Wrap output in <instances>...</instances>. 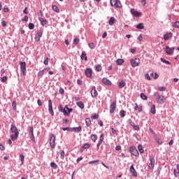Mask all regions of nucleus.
Listing matches in <instances>:
<instances>
[{
	"label": "nucleus",
	"mask_w": 179,
	"mask_h": 179,
	"mask_svg": "<svg viewBox=\"0 0 179 179\" xmlns=\"http://www.w3.org/2000/svg\"><path fill=\"white\" fill-rule=\"evenodd\" d=\"M10 131L12 134L10 136L11 141H16L17 139V136H19V130L17 129V127H16V125L12 124L10 125Z\"/></svg>",
	"instance_id": "1"
},
{
	"label": "nucleus",
	"mask_w": 179,
	"mask_h": 179,
	"mask_svg": "<svg viewBox=\"0 0 179 179\" xmlns=\"http://www.w3.org/2000/svg\"><path fill=\"white\" fill-rule=\"evenodd\" d=\"M154 96L157 97L156 101H157V103H159V104H164V101H166L164 96L159 94V92H155Z\"/></svg>",
	"instance_id": "2"
},
{
	"label": "nucleus",
	"mask_w": 179,
	"mask_h": 179,
	"mask_svg": "<svg viewBox=\"0 0 179 179\" xmlns=\"http://www.w3.org/2000/svg\"><path fill=\"white\" fill-rule=\"evenodd\" d=\"M50 145L52 149H55V135L54 134H50Z\"/></svg>",
	"instance_id": "3"
},
{
	"label": "nucleus",
	"mask_w": 179,
	"mask_h": 179,
	"mask_svg": "<svg viewBox=\"0 0 179 179\" xmlns=\"http://www.w3.org/2000/svg\"><path fill=\"white\" fill-rule=\"evenodd\" d=\"M130 62H131V66H133V68H135L136 66H139V64L141 62V59H138V58H136V59H131L130 60Z\"/></svg>",
	"instance_id": "4"
},
{
	"label": "nucleus",
	"mask_w": 179,
	"mask_h": 179,
	"mask_svg": "<svg viewBox=\"0 0 179 179\" xmlns=\"http://www.w3.org/2000/svg\"><path fill=\"white\" fill-rule=\"evenodd\" d=\"M20 65L21 71L22 72V75L24 76H26V72H27L26 62H20Z\"/></svg>",
	"instance_id": "5"
},
{
	"label": "nucleus",
	"mask_w": 179,
	"mask_h": 179,
	"mask_svg": "<svg viewBox=\"0 0 179 179\" xmlns=\"http://www.w3.org/2000/svg\"><path fill=\"white\" fill-rule=\"evenodd\" d=\"M111 6H115V8H121V2L119 0H110Z\"/></svg>",
	"instance_id": "6"
},
{
	"label": "nucleus",
	"mask_w": 179,
	"mask_h": 179,
	"mask_svg": "<svg viewBox=\"0 0 179 179\" xmlns=\"http://www.w3.org/2000/svg\"><path fill=\"white\" fill-rule=\"evenodd\" d=\"M129 152L133 156H139V152H138V150L134 146H131L129 148Z\"/></svg>",
	"instance_id": "7"
},
{
	"label": "nucleus",
	"mask_w": 179,
	"mask_h": 179,
	"mask_svg": "<svg viewBox=\"0 0 179 179\" xmlns=\"http://www.w3.org/2000/svg\"><path fill=\"white\" fill-rule=\"evenodd\" d=\"M176 50V48H169V46L165 47V52L168 55H173L174 54V50Z\"/></svg>",
	"instance_id": "8"
},
{
	"label": "nucleus",
	"mask_w": 179,
	"mask_h": 179,
	"mask_svg": "<svg viewBox=\"0 0 179 179\" xmlns=\"http://www.w3.org/2000/svg\"><path fill=\"white\" fill-rule=\"evenodd\" d=\"M129 171H130L131 174L133 176V177H138V172H136V170L134 167V164H132L130 166Z\"/></svg>",
	"instance_id": "9"
},
{
	"label": "nucleus",
	"mask_w": 179,
	"mask_h": 179,
	"mask_svg": "<svg viewBox=\"0 0 179 179\" xmlns=\"http://www.w3.org/2000/svg\"><path fill=\"white\" fill-rule=\"evenodd\" d=\"M117 108V102L113 101L110 106V114H113L115 111V108Z\"/></svg>",
	"instance_id": "10"
},
{
	"label": "nucleus",
	"mask_w": 179,
	"mask_h": 179,
	"mask_svg": "<svg viewBox=\"0 0 179 179\" xmlns=\"http://www.w3.org/2000/svg\"><path fill=\"white\" fill-rule=\"evenodd\" d=\"M41 37H43V31H39L35 35V41L36 42L40 41V38H41Z\"/></svg>",
	"instance_id": "11"
},
{
	"label": "nucleus",
	"mask_w": 179,
	"mask_h": 179,
	"mask_svg": "<svg viewBox=\"0 0 179 179\" xmlns=\"http://www.w3.org/2000/svg\"><path fill=\"white\" fill-rule=\"evenodd\" d=\"M99 93L97 92V90H96V87H93L91 90V96L92 97H97Z\"/></svg>",
	"instance_id": "12"
},
{
	"label": "nucleus",
	"mask_w": 179,
	"mask_h": 179,
	"mask_svg": "<svg viewBox=\"0 0 179 179\" xmlns=\"http://www.w3.org/2000/svg\"><path fill=\"white\" fill-rule=\"evenodd\" d=\"M155 167V158L153 157H150L149 169L152 170Z\"/></svg>",
	"instance_id": "13"
},
{
	"label": "nucleus",
	"mask_w": 179,
	"mask_h": 179,
	"mask_svg": "<svg viewBox=\"0 0 179 179\" xmlns=\"http://www.w3.org/2000/svg\"><path fill=\"white\" fill-rule=\"evenodd\" d=\"M93 71L92 70V69L88 68L85 70V75L86 76H87V78H92V73Z\"/></svg>",
	"instance_id": "14"
},
{
	"label": "nucleus",
	"mask_w": 179,
	"mask_h": 179,
	"mask_svg": "<svg viewBox=\"0 0 179 179\" xmlns=\"http://www.w3.org/2000/svg\"><path fill=\"white\" fill-rule=\"evenodd\" d=\"M131 15H134V16H135V17H141V13L136 11L135 9H134V8H132L131 10Z\"/></svg>",
	"instance_id": "15"
},
{
	"label": "nucleus",
	"mask_w": 179,
	"mask_h": 179,
	"mask_svg": "<svg viewBox=\"0 0 179 179\" xmlns=\"http://www.w3.org/2000/svg\"><path fill=\"white\" fill-rule=\"evenodd\" d=\"M82 131V127L79 126L78 127H71V132H76V133H79Z\"/></svg>",
	"instance_id": "16"
},
{
	"label": "nucleus",
	"mask_w": 179,
	"mask_h": 179,
	"mask_svg": "<svg viewBox=\"0 0 179 179\" xmlns=\"http://www.w3.org/2000/svg\"><path fill=\"white\" fill-rule=\"evenodd\" d=\"M38 20H39V22H41V26H45V24H47V23L48 22V21H47V20H45L41 17H38Z\"/></svg>",
	"instance_id": "17"
},
{
	"label": "nucleus",
	"mask_w": 179,
	"mask_h": 179,
	"mask_svg": "<svg viewBox=\"0 0 179 179\" xmlns=\"http://www.w3.org/2000/svg\"><path fill=\"white\" fill-rule=\"evenodd\" d=\"M58 110L59 111H60L61 113H64V115H65V114H66V108H64V107H62V105H59L58 106Z\"/></svg>",
	"instance_id": "18"
},
{
	"label": "nucleus",
	"mask_w": 179,
	"mask_h": 179,
	"mask_svg": "<svg viewBox=\"0 0 179 179\" xmlns=\"http://www.w3.org/2000/svg\"><path fill=\"white\" fill-rule=\"evenodd\" d=\"M127 84L125 83V81H124V80H122L118 85V87L119 89H124V87H125V85Z\"/></svg>",
	"instance_id": "19"
},
{
	"label": "nucleus",
	"mask_w": 179,
	"mask_h": 179,
	"mask_svg": "<svg viewBox=\"0 0 179 179\" xmlns=\"http://www.w3.org/2000/svg\"><path fill=\"white\" fill-rule=\"evenodd\" d=\"M65 108H66V110H68V111L66 110L65 115H69V114H71L72 113V111H73V109L71 108H69L68 106H66Z\"/></svg>",
	"instance_id": "20"
},
{
	"label": "nucleus",
	"mask_w": 179,
	"mask_h": 179,
	"mask_svg": "<svg viewBox=\"0 0 179 179\" xmlns=\"http://www.w3.org/2000/svg\"><path fill=\"white\" fill-rule=\"evenodd\" d=\"M155 141L158 143V145H163V141L157 137V135H155Z\"/></svg>",
	"instance_id": "21"
},
{
	"label": "nucleus",
	"mask_w": 179,
	"mask_h": 179,
	"mask_svg": "<svg viewBox=\"0 0 179 179\" xmlns=\"http://www.w3.org/2000/svg\"><path fill=\"white\" fill-rule=\"evenodd\" d=\"M176 169L178 170V172H177V171H176V169H174L173 170V174H174L175 177H178L179 176V164H178L176 165Z\"/></svg>",
	"instance_id": "22"
},
{
	"label": "nucleus",
	"mask_w": 179,
	"mask_h": 179,
	"mask_svg": "<svg viewBox=\"0 0 179 179\" xmlns=\"http://www.w3.org/2000/svg\"><path fill=\"white\" fill-rule=\"evenodd\" d=\"M76 106H78L79 108H81V110H83L85 108V104L82 101L77 102Z\"/></svg>",
	"instance_id": "23"
},
{
	"label": "nucleus",
	"mask_w": 179,
	"mask_h": 179,
	"mask_svg": "<svg viewBox=\"0 0 179 179\" xmlns=\"http://www.w3.org/2000/svg\"><path fill=\"white\" fill-rule=\"evenodd\" d=\"M102 82L107 86H110V85H111V82L107 78H103Z\"/></svg>",
	"instance_id": "24"
},
{
	"label": "nucleus",
	"mask_w": 179,
	"mask_h": 179,
	"mask_svg": "<svg viewBox=\"0 0 179 179\" xmlns=\"http://www.w3.org/2000/svg\"><path fill=\"white\" fill-rule=\"evenodd\" d=\"M136 29H138V30H143V29H145V26L143 25V23L141 22L138 24H137Z\"/></svg>",
	"instance_id": "25"
},
{
	"label": "nucleus",
	"mask_w": 179,
	"mask_h": 179,
	"mask_svg": "<svg viewBox=\"0 0 179 179\" xmlns=\"http://www.w3.org/2000/svg\"><path fill=\"white\" fill-rule=\"evenodd\" d=\"M81 59H84L85 61H87V56L86 55V52H83L80 56Z\"/></svg>",
	"instance_id": "26"
},
{
	"label": "nucleus",
	"mask_w": 179,
	"mask_h": 179,
	"mask_svg": "<svg viewBox=\"0 0 179 179\" xmlns=\"http://www.w3.org/2000/svg\"><path fill=\"white\" fill-rule=\"evenodd\" d=\"M101 69H103V67H101V65L97 64L95 66V71L96 72H101Z\"/></svg>",
	"instance_id": "27"
},
{
	"label": "nucleus",
	"mask_w": 179,
	"mask_h": 179,
	"mask_svg": "<svg viewBox=\"0 0 179 179\" xmlns=\"http://www.w3.org/2000/svg\"><path fill=\"white\" fill-rule=\"evenodd\" d=\"M150 113L152 114H156V105L153 104L150 109Z\"/></svg>",
	"instance_id": "28"
},
{
	"label": "nucleus",
	"mask_w": 179,
	"mask_h": 179,
	"mask_svg": "<svg viewBox=\"0 0 179 179\" xmlns=\"http://www.w3.org/2000/svg\"><path fill=\"white\" fill-rule=\"evenodd\" d=\"M85 124L87 127H90V125H92V120H90V118L85 119Z\"/></svg>",
	"instance_id": "29"
},
{
	"label": "nucleus",
	"mask_w": 179,
	"mask_h": 179,
	"mask_svg": "<svg viewBox=\"0 0 179 179\" xmlns=\"http://www.w3.org/2000/svg\"><path fill=\"white\" fill-rule=\"evenodd\" d=\"M114 22H115V18L114 17H111L108 21V23L110 26H113V24H114Z\"/></svg>",
	"instance_id": "30"
},
{
	"label": "nucleus",
	"mask_w": 179,
	"mask_h": 179,
	"mask_svg": "<svg viewBox=\"0 0 179 179\" xmlns=\"http://www.w3.org/2000/svg\"><path fill=\"white\" fill-rule=\"evenodd\" d=\"M52 10H54V12H56L57 13H59V8H58V6H52Z\"/></svg>",
	"instance_id": "31"
},
{
	"label": "nucleus",
	"mask_w": 179,
	"mask_h": 179,
	"mask_svg": "<svg viewBox=\"0 0 179 179\" xmlns=\"http://www.w3.org/2000/svg\"><path fill=\"white\" fill-rule=\"evenodd\" d=\"M116 64L117 65H122L124 64V59H117L116 60Z\"/></svg>",
	"instance_id": "32"
},
{
	"label": "nucleus",
	"mask_w": 179,
	"mask_h": 179,
	"mask_svg": "<svg viewBox=\"0 0 179 179\" xmlns=\"http://www.w3.org/2000/svg\"><path fill=\"white\" fill-rule=\"evenodd\" d=\"M136 106L134 107V110H138V113H142V106H138V103H135Z\"/></svg>",
	"instance_id": "33"
},
{
	"label": "nucleus",
	"mask_w": 179,
	"mask_h": 179,
	"mask_svg": "<svg viewBox=\"0 0 179 179\" xmlns=\"http://www.w3.org/2000/svg\"><path fill=\"white\" fill-rule=\"evenodd\" d=\"M47 71V69H43L42 71H40L38 73V76H43L44 75V73Z\"/></svg>",
	"instance_id": "34"
},
{
	"label": "nucleus",
	"mask_w": 179,
	"mask_h": 179,
	"mask_svg": "<svg viewBox=\"0 0 179 179\" xmlns=\"http://www.w3.org/2000/svg\"><path fill=\"white\" fill-rule=\"evenodd\" d=\"M91 139H92V142H96V141H97V135L92 134Z\"/></svg>",
	"instance_id": "35"
},
{
	"label": "nucleus",
	"mask_w": 179,
	"mask_h": 179,
	"mask_svg": "<svg viewBox=\"0 0 179 179\" xmlns=\"http://www.w3.org/2000/svg\"><path fill=\"white\" fill-rule=\"evenodd\" d=\"M161 62H163L164 64H166V65H171V63H170V62H169L168 60H166L164 58H161Z\"/></svg>",
	"instance_id": "36"
},
{
	"label": "nucleus",
	"mask_w": 179,
	"mask_h": 179,
	"mask_svg": "<svg viewBox=\"0 0 179 179\" xmlns=\"http://www.w3.org/2000/svg\"><path fill=\"white\" fill-rule=\"evenodd\" d=\"M169 38H170V34L166 33L164 35V40H165V41H167Z\"/></svg>",
	"instance_id": "37"
},
{
	"label": "nucleus",
	"mask_w": 179,
	"mask_h": 179,
	"mask_svg": "<svg viewBox=\"0 0 179 179\" xmlns=\"http://www.w3.org/2000/svg\"><path fill=\"white\" fill-rule=\"evenodd\" d=\"M140 97L142 99V100H148V96H146L144 93H141Z\"/></svg>",
	"instance_id": "38"
},
{
	"label": "nucleus",
	"mask_w": 179,
	"mask_h": 179,
	"mask_svg": "<svg viewBox=\"0 0 179 179\" xmlns=\"http://www.w3.org/2000/svg\"><path fill=\"white\" fill-rule=\"evenodd\" d=\"M138 149L140 153H143L145 152V150H143V147H142V145H138Z\"/></svg>",
	"instance_id": "39"
},
{
	"label": "nucleus",
	"mask_w": 179,
	"mask_h": 179,
	"mask_svg": "<svg viewBox=\"0 0 179 179\" xmlns=\"http://www.w3.org/2000/svg\"><path fill=\"white\" fill-rule=\"evenodd\" d=\"M50 167H52V169H57V168L58 167V165H57L55 162H51Z\"/></svg>",
	"instance_id": "40"
},
{
	"label": "nucleus",
	"mask_w": 179,
	"mask_h": 179,
	"mask_svg": "<svg viewBox=\"0 0 179 179\" xmlns=\"http://www.w3.org/2000/svg\"><path fill=\"white\" fill-rule=\"evenodd\" d=\"M62 131H68V132H72V127H63Z\"/></svg>",
	"instance_id": "41"
},
{
	"label": "nucleus",
	"mask_w": 179,
	"mask_h": 179,
	"mask_svg": "<svg viewBox=\"0 0 179 179\" xmlns=\"http://www.w3.org/2000/svg\"><path fill=\"white\" fill-rule=\"evenodd\" d=\"M92 120H97L99 118V115L94 113L91 116Z\"/></svg>",
	"instance_id": "42"
},
{
	"label": "nucleus",
	"mask_w": 179,
	"mask_h": 179,
	"mask_svg": "<svg viewBox=\"0 0 179 179\" xmlns=\"http://www.w3.org/2000/svg\"><path fill=\"white\" fill-rule=\"evenodd\" d=\"M120 115L121 118H124L125 117V110H122L120 112Z\"/></svg>",
	"instance_id": "43"
},
{
	"label": "nucleus",
	"mask_w": 179,
	"mask_h": 179,
	"mask_svg": "<svg viewBox=\"0 0 179 179\" xmlns=\"http://www.w3.org/2000/svg\"><path fill=\"white\" fill-rule=\"evenodd\" d=\"M91 145L90 143H85L83 147V149H89V148H90Z\"/></svg>",
	"instance_id": "44"
},
{
	"label": "nucleus",
	"mask_w": 179,
	"mask_h": 179,
	"mask_svg": "<svg viewBox=\"0 0 179 179\" xmlns=\"http://www.w3.org/2000/svg\"><path fill=\"white\" fill-rule=\"evenodd\" d=\"M20 157L21 163L22 164H23V163L24 162V155H23V154H20Z\"/></svg>",
	"instance_id": "45"
},
{
	"label": "nucleus",
	"mask_w": 179,
	"mask_h": 179,
	"mask_svg": "<svg viewBox=\"0 0 179 179\" xmlns=\"http://www.w3.org/2000/svg\"><path fill=\"white\" fill-rule=\"evenodd\" d=\"M49 113L52 115V117H54V109H52V107L49 108Z\"/></svg>",
	"instance_id": "46"
},
{
	"label": "nucleus",
	"mask_w": 179,
	"mask_h": 179,
	"mask_svg": "<svg viewBox=\"0 0 179 179\" xmlns=\"http://www.w3.org/2000/svg\"><path fill=\"white\" fill-rule=\"evenodd\" d=\"M64 157H65V151L62 150L61 152H60V158L61 159H64Z\"/></svg>",
	"instance_id": "47"
},
{
	"label": "nucleus",
	"mask_w": 179,
	"mask_h": 179,
	"mask_svg": "<svg viewBox=\"0 0 179 179\" xmlns=\"http://www.w3.org/2000/svg\"><path fill=\"white\" fill-rule=\"evenodd\" d=\"M28 27H29V30H33V29H34V24L29 23L28 25Z\"/></svg>",
	"instance_id": "48"
},
{
	"label": "nucleus",
	"mask_w": 179,
	"mask_h": 179,
	"mask_svg": "<svg viewBox=\"0 0 179 179\" xmlns=\"http://www.w3.org/2000/svg\"><path fill=\"white\" fill-rule=\"evenodd\" d=\"M34 129L33 128V127H29V134H30V135H34Z\"/></svg>",
	"instance_id": "49"
},
{
	"label": "nucleus",
	"mask_w": 179,
	"mask_h": 179,
	"mask_svg": "<svg viewBox=\"0 0 179 179\" xmlns=\"http://www.w3.org/2000/svg\"><path fill=\"white\" fill-rule=\"evenodd\" d=\"M173 27H175L176 29H179V22H176L173 24Z\"/></svg>",
	"instance_id": "50"
},
{
	"label": "nucleus",
	"mask_w": 179,
	"mask_h": 179,
	"mask_svg": "<svg viewBox=\"0 0 179 179\" xmlns=\"http://www.w3.org/2000/svg\"><path fill=\"white\" fill-rule=\"evenodd\" d=\"M89 47L91 48V50H94V43H89Z\"/></svg>",
	"instance_id": "51"
},
{
	"label": "nucleus",
	"mask_w": 179,
	"mask_h": 179,
	"mask_svg": "<svg viewBox=\"0 0 179 179\" xmlns=\"http://www.w3.org/2000/svg\"><path fill=\"white\" fill-rule=\"evenodd\" d=\"M22 22H29V17L27 15H25L24 18L22 19Z\"/></svg>",
	"instance_id": "52"
},
{
	"label": "nucleus",
	"mask_w": 179,
	"mask_h": 179,
	"mask_svg": "<svg viewBox=\"0 0 179 179\" xmlns=\"http://www.w3.org/2000/svg\"><path fill=\"white\" fill-rule=\"evenodd\" d=\"M16 101H13L12 103V107H13V110H16Z\"/></svg>",
	"instance_id": "53"
},
{
	"label": "nucleus",
	"mask_w": 179,
	"mask_h": 179,
	"mask_svg": "<svg viewBox=\"0 0 179 179\" xmlns=\"http://www.w3.org/2000/svg\"><path fill=\"white\" fill-rule=\"evenodd\" d=\"M129 124L131 125V127H134L135 125V122H134L131 119H129Z\"/></svg>",
	"instance_id": "54"
},
{
	"label": "nucleus",
	"mask_w": 179,
	"mask_h": 179,
	"mask_svg": "<svg viewBox=\"0 0 179 179\" xmlns=\"http://www.w3.org/2000/svg\"><path fill=\"white\" fill-rule=\"evenodd\" d=\"M101 143H103V141H101L99 140V141H98L97 145H96L97 149H100V146H101Z\"/></svg>",
	"instance_id": "55"
},
{
	"label": "nucleus",
	"mask_w": 179,
	"mask_h": 179,
	"mask_svg": "<svg viewBox=\"0 0 179 179\" xmlns=\"http://www.w3.org/2000/svg\"><path fill=\"white\" fill-rule=\"evenodd\" d=\"M99 160H94V161H90L89 162V164H96V163H99Z\"/></svg>",
	"instance_id": "56"
},
{
	"label": "nucleus",
	"mask_w": 179,
	"mask_h": 179,
	"mask_svg": "<svg viewBox=\"0 0 179 179\" xmlns=\"http://www.w3.org/2000/svg\"><path fill=\"white\" fill-rule=\"evenodd\" d=\"M145 78L147 79V80H150V76H149V73H146L145 75Z\"/></svg>",
	"instance_id": "57"
},
{
	"label": "nucleus",
	"mask_w": 179,
	"mask_h": 179,
	"mask_svg": "<svg viewBox=\"0 0 179 179\" xmlns=\"http://www.w3.org/2000/svg\"><path fill=\"white\" fill-rule=\"evenodd\" d=\"M99 141H104V134H101L99 136Z\"/></svg>",
	"instance_id": "58"
},
{
	"label": "nucleus",
	"mask_w": 179,
	"mask_h": 179,
	"mask_svg": "<svg viewBox=\"0 0 179 179\" xmlns=\"http://www.w3.org/2000/svg\"><path fill=\"white\" fill-rule=\"evenodd\" d=\"M74 44H79V38H75L73 40Z\"/></svg>",
	"instance_id": "59"
},
{
	"label": "nucleus",
	"mask_w": 179,
	"mask_h": 179,
	"mask_svg": "<svg viewBox=\"0 0 179 179\" xmlns=\"http://www.w3.org/2000/svg\"><path fill=\"white\" fill-rule=\"evenodd\" d=\"M6 80H8V77H6V76H3V77L1 78V82H3V83L6 82Z\"/></svg>",
	"instance_id": "60"
},
{
	"label": "nucleus",
	"mask_w": 179,
	"mask_h": 179,
	"mask_svg": "<svg viewBox=\"0 0 179 179\" xmlns=\"http://www.w3.org/2000/svg\"><path fill=\"white\" fill-rule=\"evenodd\" d=\"M48 107H52V101H51V99L48 100Z\"/></svg>",
	"instance_id": "61"
},
{
	"label": "nucleus",
	"mask_w": 179,
	"mask_h": 179,
	"mask_svg": "<svg viewBox=\"0 0 179 179\" xmlns=\"http://www.w3.org/2000/svg\"><path fill=\"white\" fill-rule=\"evenodd\" d=\"M134 129H135V131H139V126L134 124L133 127Z\"/></svg>",
	"instance_id": "62"
},
{
	"label": "nucleus",
	"mask_w": 179,
	"mask_h": 179,
	"mask_svg": "<svg viewBox=\"0 0 179 179\" xmlns=\"http://www.w3.org/2000/svg\"><path fill=\"white\" fill-rule=\"evenodd\" d=\"M43 64L45 65H48V57H46V59L43 62Z\"/></svg>",
	"instance_id": "63"
},
{
	"label": "nucleus",
	"mask_w": 179,
	"mask_h": 179,
	"mask_svg": "<svg viewBox=\"0 0 179 179\" xmlns=\"http://www.w3.org/2000/svg\"><path fill=\"white\" fill-rule=\"evenodd\" d=\"M1 25L3 27H6V21L3 20L1 22Z\"/></svg>",
	"instance_id": "64"
}]
</instances>
